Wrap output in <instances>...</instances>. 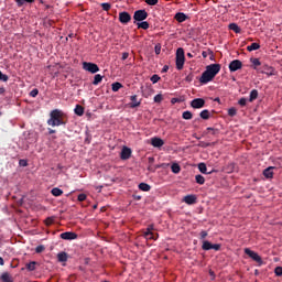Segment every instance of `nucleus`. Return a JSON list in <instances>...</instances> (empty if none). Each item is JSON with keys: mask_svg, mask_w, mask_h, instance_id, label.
<instances>
[{"mask_svg": "<svg viewBox=\"0 0 282 282\" xmlns=\"http://www.w3.org/2000/svg\"><path fill=\"white\" fill-rule=\"evenodd\" d=\"M210 145V143H206V142H204V141H202L199 144H198V147H202L203 149H206V148H208Z\"/></svg>", "mask_w": 282, "mask_h": 282, "instance_id": "6e6d98bb", "label": "nucleus"}, {"mask_svg": "<svg viewBox=\"0 0 282 282\" xmlns=\"http://www.w3.org/2000/svg\"><path fill=\"white\" fill-rule=\"evenodd\" d=\"M171 169H172V173H175V175H177V173H180V171H182V167L177 163H173Z\"/></svg>", "mask_w": 282, "mask_h": 282, "instance_id": "7c9ffc66", "label": "nucleus"}, {"mask_svg": "<svg viewBox=\"0 0 282 282\" xmlns=\"http://www.w3.org/2000/svg\"><path fill=\"white\" fill-rule=\"evenodd\" d=\"M186 57L184 55V48L180 47L176 51V69H184V63Z\"/></svg>", "mask_w": 282, "mask_h": 282, "instance_id": "7ed1b4c3", "label": "nucleus"}, {"mask_svg": "<svg viewBox=\"0 0 282 282\" xmlns=\"http://www.w3.org/2000/svg\"><path fill=\"white\" fill-rule=\"evenodd\" d=\"M45 251V246H43V245H40V246H37L36 248H35V252L37 253V254H41V252H44Z\"/></svg>", "mask_w": 282, "mask_h": 282, "instance_id": "a19ab883", "label": "nucleus"}, {"mask_svg": "<svg viewBox=\"0 0 282 282\" xmlns=\"http://www.w3.org/2000/svg\"><path fill=\"white\" fill-rule=\"evenodd\" d=\"M137 25L141 30H149V22H147V21L139 22V23H137Z\"/></svg>", "mask_w": 282, "mask_h": 282, "instance_id": "72a5a7b5", "label": "nucleus"}, {"mask_svg": "<svg viewBox=\"0 0 282 282\" xmlns=\"http://www.w3.org/2000/svg\"><path fill=\"white\" fill-rule=\"evenodd\" d=\"M191 107L193 109H203V107H206V100L204 98H196L191 101Z\"/></svg>", "mask_w": 282, "mask_h": 282, "instance_id": "6e6552de", "label": "nucleus"}, {"mask_svg": "<svg viewBox=\"0 0 282 282\" xmlns=\"http://www.w3.org/2000/svg\"><path fill=\"white\" fill-rule=\"evenodd\" d=\"M48 127H61L65 124V118L63 117V111L55 109L51 111L50 119L47 120Z\"/></svg>", "mask_w": 282, "mask_h": 282, "instance_id": "f03ea898", "label": "nucleus"}, {"mask_svg": "<svg viewBox=\"0 0 282 282\" xmlns=\"http://www.w3.org/2000/svg\"><path fill=\"white\" fill-rule=\"evenodd\" d=\"M144 238L155 241L158 239V234L152 232V235H149L148 237H144Z\"/></svg>", "mask_w": 282, "mask_h": 282, "instance_id": "8fccbe9b", "label": "nucleus"}, {"mask_svg": "<svg viewBox=\"0 0 282 282\" xmlns=\"http://www.w3.org/2000/svg\"><path fill=\"white\" fill-rule=\"evenodd\" d=\"M20 166H28L26 160H20Z\"/></svg>", "mask_w": 282, "mask_h": 282, "instance_id": "bf43d9fd", "label": "nucleus"}, {"mask_svg": "<svg viewBox=\"0 0 282 282\" xmlns=\"http://www.w3.org/2000/svg\"><path fill=\"white\" fill-rule=\"evenodd\" d=\"M52 195L54 197H61V195H63V189L58 188V187H54L52 191H51Z\"/></svg>", "mask_w": 282, "mask_h": 282, "instance_id": "bb28decb", "label": "nucleus"}, {"mask_svg": "<svg viewBox=\"0 0 282 282\" xmlns=\"http://www.w3.org/2000/svg\"><path fill=\"white\" fill-rule=\"evenodd\" d=\"M112 91H120L122 89V85L119 82H116L111 85Z\"/></svg>", "mask_w": 282, "mask_h": 282, "instance_id": "c9c22d12", "label": "nucleus"}, {"mask_svg": "<svg viewBox=\"0 0 282 282\" xmlns=\"http://www.w3.org/2000/svg\"><path fill=\"white\" fill-rule=\"evenodd\" d=\"M202 250H206V251L215 250L216 252H219V250H221V245L220 243L213 245L210 241L204 240L202 245Z\"/></svg>", "mask_w": 282, "mask_h": 282, "instance_id": "423d86ee", "label": "nucleus"}, {"mask_svg": "<svg viewBox=\"0 0 282 282\" xmlns=\"http://www.w3.org/2000/svg\"><path fill=\"white\" fill-rule=\"evenodd\" d=\"M121 160H129V158H131V150L127 147H124L121 150V155H120Z\"/></svg>", "mask_w": 282, "mask_h": 282, "instance_id": "2eb2a0df", "label": "nucleus"}, {"mask_svg": "<svg viewBox=\"0 0 282 282\" xmlns=\"http://www.w3.org/2000/svg\"><path fill=\"white\" fill-rule=\"evenodd\" d=\"M76 116H83L85 113V108L83 106L77 105L76 108L74 109Z\"/></svg>", "mask_w": 282, "mask_h": 282, "instance_id": "cd10ccee", "label": "nucleus"}, {"mask_svg": "<svg viewBox=\"0 0 282 282\" xmlns=\"http://www.w3.org/2000/svg\"><path fill=\"white\" fill-rule=\"evenodd\" d=\"M83 69H85V72H89L90 74H98V72H100V67H98L97 64L91 62H84Z\"/></svg>", "mask_w": 282, "mask_h": 282, "instance_id": "20e7f679", "label": "nucleus"}, {"mask_svg": "<svg viewBox=\"0 0 282 282\" xmlns=\"http://www.w3.org/2000/svg\"><path fill=\"white\" fill-rule=\"evenodd\" d=\"M26 270H29V272H34V270H36V262L31 261L30 263H28L26 264Z\"/></svg>", "mask_w": 282, "mask_h": 282, "instance_id": "473e14b6", "label": "nucleus"}, {"mask_svg": "<svg viewBox=\"0 0 282 282\" xmlns=\"http://www.w3.org/2000/svg\"><path fill=\"white\" fill-rule=\"evenodd\" d=\"M72 239H78V235H76V232H72Z\"/></svg>", "mask_w": 282, "mask_h": 282, "instance_id": "338daca9", "label": "nucleus"}, {"mask_svg": "<svg viewBox=\"0 0 282 282\" xmlns=\"http://www.w3.org/2000/svg\"><path fill=\"white\" fill-rule=\"evenodd\" d=\"M198 171H200L203 174L208 175V167H206V163H199L198 164Z\"/></svg>", "mask_w": 282, "mask_h": 282, "instance_id": "c85d7f7f", "label": "nucleus"}, {"mask_svg": "<svg viewBox=\"0 0 282 282\" xmlns=\"http://www.w3.org/2000/svg\"><path fill=\"white\" fill-rule=\"evenodd\" d=\"M67 259H68L67 252L62 251L57 253V260L59 261V263H65Z\"/></svg>", "mask_w": 282, "mask_h": 282, "instance_id": "a211bd4d", "label": "nucleus"}, {"mask_svg": "<svg viewBox=\"0 0 282 282\" xmlns=\"http://www.w3.org/2000/svg\"><path fill=\"white\" fill-rule=\"evenodd\" d=\"M151 144L155 149H160V148L164 147V140H162L161 138L154 137L151 139Z\"/></svg>", "mask_w": 282, "mask_h": 282, "instance_id": "ddd939ff", "label": "nucleus"}, {"mask_svg": "<svg viewBox=\"0 0 282 282\" xmlns=\"http://www.w3.org/2000/svg\"><path fill=\"white\" fill-rule=\"evenodd\" d=\"M241 67H243V63H241L239 59H234L229 64L230 72H238V69H241Z\"/></svg>", "mask_w": 282, "mask_h": 282, "instance_id": "9d476101", "label": "nucleus"}, {"mask_svg": "<svg viewBox=\"0 0 282 282\" xmlns=\"http://www.w3.org/2000/svg\"><path fill=\"white\" fill-rule=\"evenodd\" d=\"M166 72H169V65H165V66H163V68H162V73H163V74H166Z\"/></svg>", "mask_w": 282, "mask_h": 282, "instance_id": "052dcab7", "label": "nucleus"}, {"mask_svg": "<svg viewBox=\"0 0 282 282\" xmlns=\"http://www.w3.org/2000/svg\"><path fill=\"white\" fill-rule=\"evenodd\" d=\"M251 63H252V65H254L256 67H259V65H261V61H259V58H251Z\"/></svg>", "mask_w": 282, "mask_h": 282, "instance_id": "09e8293b", "label": "nucleus"}, {"mask_svg": "<svg viewBox=\"0 0 282 282\" xmlns=\"http://www.w3.org/2000/svg\"><path fill=\"white\" fill-rule=\"evenodd\" d=\"M0 80H2V83H8V80H10V77H8V75L3 74L0 70Z\"/></svg>", "mask_w": 282, "mask_h": 282, "instance_id": "ea45409f", "label": "nucleus"}, {"mask_svg": "<svg viewBox=\"0 0 282 282\" xmlns=\"http://www.w3.org/2000/svg\"><path fill=\"white\" fill-rule=\"evenodd\" d=\"M154 227L153 225L148 226L147 230L143 234V237H149V235H153Z\"/></svg>", "mask_w": 282, "mask_h": 282, "instance_id": "f704fd0d", "label": "nucleus"}, {"mask_svg": "<svg viewBox=\"0 0 282 282\" xmlns=\"http://www.w3.org/2000/svg\"><path fill=\"white\" fill-rule=\"evenodd\" d=\"M193 78H195V75H193V73H189V74L185 77V82H186V83H193Z\"/></svg>", "mask_w": 282, "mask_h": 282, "instance_id": "79ce46f5", "label": "nucleus"}, {"mask_svg": "<svg viewBox=\"0 0 282 282\" xmlns=\"http://www.w3.org/2000/svg\"><path fill=\"white\" fill-rule=\"evenodd\" d=\"M202 56H203V58H208V52L203 51V52H202Z\"/></svg>", "mask_w": 282, "mask_h": 282, "instance_id": "680f3d73", "label": "nucleus"}, {"mask_svg": "<svg viewBox=\"0 0 282 282\" xmlns=\"http://www.w3.org/2000/svg\"><path fill=\"white\" fill-rule=\"evenodd\" d=\"M18 8H23L25 3H34V0H15Z\"/></svg>", "mask_w": 282, "mask_h": 282, "instance_id": "393cba45", "label": "nucleus"}, {"mask_svg": "<svg viewBox=\"0 0 282 282\" xmlns=\"http://www.w3.org/2000/svg\"><path fill=\"white\" fill-rule=\"evenodd\" d=\"M45 223H46V226H52V224H54V218L48 217L46 218Z\"/></svg>", "mask_w": 282, "mask_h": 282, "instance_id": "864d4df0", "label": "nucleus"}, {"mask_svg": "<svg viewBox=\"0 0 282 282\" xmlns=\"http://www.w3.org/2000/svg\"><path fill=\"white\" fill-rule=\"evenodd\" d=\"M85 199H87V194H79V195L77 196V200H78V202H85Z\"/></svg>", "mask_w": 282, "mask_h": 282, "instance_id": "de8ad7c7", "label": "nucleus"}, {"mask_svg": "<svg viewBox=\"0 0 282 282\" xmlns=\"http://www.w3.org/2000/svg\"><path fill=\"white\" fill-rule=\"evenodd\" d=\"M219 72H221L220 64H210L206 66L205 72L199 78V83H202V85H207V83H210L215 78V76L219 74Z\"/></svg>", "mask_w": 282, "mask_h": 282, "instance_id": "f257e3e1", "label": "nucleus"}, {"mask_svg": "<svg viewBox=\"0 0 282 282\" xmlns=\"http://www.w3.org/2000/svg\"><path fill=\"white\" fill-rule=\"evenodd\" d=\"M199 116L203 120H208L210 118V111L208 109H205L200 111Z\"/></svg>", "mask_w": 282, "mask_h": 282, "instance_id": "5701e85b", "label": "nucleus"}, {"mask_svg": "<svg viewBox=\"0 0 282 282\" xmlns=\"http://www.w3.org/2000/svg\"><path fill=\"white\" fill-rule=\"evenodd\" d=\"M158 1L159 0H145V3H148V6H158Z\"/></svg>", "mask_w": 282, "mask_h": 282, "instance_id": "603ef678", "label": "nucleus"}, {"mask_svg": "<svg viewBox=\"0 0 282 282\" xmlns=\"http://www.w3.org/2000/svg\"><path fill=\"white\" fill-rule=\"evenodd\" d=\"M183 120H193V112L186 110L182 115Z\"/></svg>", "mask_w": 282, "mask_h": 282, "instance_id": "c756f323", "label": "nucleus"}, {"mask_svg": "<svg viewBox=\"0 0 282 282\" xmlns=\"http://www.w3.org/2000/svg\"><path fill=\"white\" fill-rule=\"evenodd\" d=\"M52 133H56V130L48 128V134L52 135Z\"/></svg>", "mask_w": 282, "mask_h": 282, "instance_id": "69168bd1", "label": "nucleus"}, {"mask_svg": "<svg viewBox=\"0 0 282 282\" xmlns=\"http://www.w3.org/2000/svg\"><path fill=\"white\" fill-rule=\"evenodd\" d=\"M274 272H275V276H282V267H276Z\"/></svg>", "mask_w": 282, "mask_h": 282, "instance_id": "a18cd8bd", "label": "nucleus"}, {"mask_svg": "<svg viewBox=\"0 0 282 282\" xmlns=\"http://www.w3.org/2000/svg\"><path fill=\"white\" fill-rule=\"evenodd\" d=\"M100 6L105 12H109L111 10V3L109 2H102Z\"/></svg>", "mask_w": 282, "mask_h": 282, "instance_id": "e433bc0d", "label": "nucleus"}, {"mask_svg": "<svg viewBox=\"0 0 282 282\" xmlns=\"http://www.w3.org/2000/svg\"><path fill=\"white\" fill-rule=\"evenodd\" d=\"M245 254H248L252 261H256V263H259V265H263V259H261V256L259 253L250 250V248L245 249Z\"/></svg>", "mask_w": 282, "mask_h": 282, "instance_id": "39448f33", "label": "nucleus"}, {"mask_svg": "<svg viewBox=\"0 0 282 282\" xmlns=\"http://www.w3.org/2000/svg\"><path fill=\"white\" fill-rule=\"evenodd\" d=\"M171 102H172V105H176V102H182V99H180V98H172Z\"/></svg>", "mask_w": 282, "mask_h": 282, "instance_id": "4d7b16f0", "label": "nucleus"}, {"mask_svg": "<svg viewBox=\"0 0 282 282\" xmlns=\"http://www.w3.org/2000/svg\"><path fill=\"white\" fill-rule=\"evenodd\" d=\"M30 96L32 98H36L39 96V89L34 88L33 90L30 91Z\"/></svg>", "mask_w": 282, "mask_h": 282, "instance_id": "c03bdc74", "label": "nucleus"}, {"mask_svg": "<svg viewBox=\"0 0 282 282\" xmlns=\"http://www.w3.org/2000/svg\"><path fill=\"white\" fill-rule=\"evenodd\" d=\"M248 100L246 98H240L238 104L240 105V107H246Z\"/></svg>", "mask_w": 282, "mask_h": 282, "instance_id": "3c124183", "label": "nucleus"}, {"mask_svg": "<svg viewBox=\"0 0 282 282\" xmlns=\"http://www.w3.org/2000/svg\"><path fill=\"white\" fill-rule=\"evenodd\" d=\"M207 133H212V135H217L219 133V129L217 128H207L206 129Z\"/></svg>", "mask_w": 282, "mask_h": 282, "instance_id": "4c0bfd02", "label": "nucleus"}, {"mask_svg": "<svg viewBox=\"0 0 282 282\" xmlns=\"http://www.w3.org/2000/svg\"><path fill=\"white\" fill-rule=\"evenodd\" d=\"M119 21L123 25H127V23L131 22V14L127 11H122L119 13Z\"/></svg>", "mask_w": 282, "mask_h": 282, "instance_id": "1a4fd4ad", "label": "nucleus"}, {"mask_svg": "<svg viewBox=\"0 0 282 282\" xmlns=\"http://www.w3.org/2000/svg\"><path fill=\"white\" fill-rule=\"evenodd\" d=\"M228 116H230V118H235V116H237V108L235 107L229 108Z\"/></svg>", "mask_w": 282, "mask_h": 282, "instance_id": "58836bf2", "label": "nucleus"}, {"mask_svg": "<svg viewBox=\"0 0 282 282\" xmlns=\"http://www.w3.org/2000/svg\"><path fill=\"white\" fill-rule=\"evenodd\" d=\"M175 21H177V23H184V21H187L188 15H186L184 12H177L174 15Z\"/></svg>", "mask_w": 282, "mask_h": 282, "instance_id": "4468645a", "label": "nucleus"}, {"mask_svg": "<svg viewBox=\"0 0 282 282\" xmlns=\"http://www.w3.org/2000/svg\"><path fill=\"white\" fill-rule=\"evenodd\" d=\"M160 76L159 75H153L151 78H150V80H151V83H153V85H155V83H158L159 80H160Z\"/></svg>", "mask_w": 282, "mask_h": 282, "instance_id": "37998d69", "label": "nucleus"}, {"mask_svg": "<svg viewBox=\"0 0 282 282\" xmlns=\"http://www.w3.org/2000/svg\"><path fill=\"white\" fill-rule=\"evenodd\" d=\"M139 189L143 191L144 193H149V191H151V185H149L147 183H140L139 184Z\"/></svg>", "mask_w": 282, "mask_h": 282, "instance_id": "4be33fe9", "label": "nucleus"}, {"mask_svg": "<svg viewBox=\"0 0 282 282\" xmlns=\"http://www.w3.org/2000/svg\"><path fill=\"white\" fill-rule=\"evenodd\" d=\"M183 202L188 206H193V204H197V196L196 195H186L183 198Z\"/></svg>", "mask_w": 282, "mask_h": 282, "instance_id": "9b49d317", "label": "nucleus"}, {"mask_svg": "<svg viewBox=\"0 0 282 282\" xmlns=\"http://www.w3.org/2000/svg\"><path fill=\"white\" fill-rule=\"evenodd\" d=\"M148 18H149V13L144 9L137 10L133 14L134 23H135V21H138L139 23L142 21H145V19H148Z\"/></svg>", "mask_w": 282, "mask_h": 282, "instance_id": "0eeeda50", "label": "nucleus"}, {"mask_svg": "<svg viewBox=\"0 0 282 282\" xmlns=\"http://www.w3.org/2000/svg\"><path fill=\"white\" fill-rule=\"evenodd\" d=\"M162 100H164V97L161 94L154 97V102H162Z\"/></svg>", "mask_w": 282, "mask_h": 282, "instance_id": "49530a36", "label": "nucleus"}, {"mask_svg": "<svg viewBox=\"0 0 282 282\" xmlns=\"http://www.w3.org/2000/svg\"><path fill=\"white\" fill-rule=\"evenodd\" d=\"M89 261H91V259H89V258H85V259H84V263H85V265H89Z\"/></svg>", "mask_w": 282, "mask_h": 282, "instance_id": "0e129e2a", "label": "nucleus"}, {"mask_svg": "<svg viewBox=\"0 0 282 282\" xmlns=\"http://www.w3.org/2000/svg\"><path fill=\"white\" fill-rule=\"evenodd\" d=\"M195 180H196V184H199L200 186L206 183V178H204V176L202 174H197L195 176Z\"/></svg>", "mask_w": 282, "mask_h": 282, "instance_id": "a878e982", "label": "nucleus"}, {"mask_svg": "<svg viewBox=\"0 0 282 282\" xmlns=\"http://www.w3.org/2000/svg\"><path fill=\"white\" fill-rule=\"evenodd\" d=\"M4 264H6V262H4L3 258L0 257V265H4Z\"/></svg>", "mask_w": 282, "mask_h": 282, "instance_id": "774afa93", "label": "nucleus"}, {"mask_svg": "<svg viewBox=\"0 0 282 282\" xmlns=\"http://www.w3.org/2000/svg\"><path fill=\"white\" fill-rule=\"evenodd\" d=\"M229 30H232L236 34H241V28L237 23H230L228 25Z\"/></svg>", "mask_w": 282, "mask_h": 282, "instance_id": "aec40b11", "label": "nucleus"}, {"mask_svg": "<svg viewBox=\"0 0 282 282\" xmlns=\"http://www.w3.org/2000/svg\"><path fill=\"white\" fill-rule=\"evenodd\" d=\"M248 52H254L257 50H261V45L259 43H252L251 45L247 46Z\"/></svg>", "mask_w": 282, "mask_h": 282, "instance_id": "412c9836", "label": "nucleus"}, {"mask_svg": "<svg viewBox=\"0 0 282 282\" xmlns=\"http://www.w3.org/2000/svg\"><path fill=\"white\" fill-rule=\"evenodd\" d=\"M100 83H102V75L100 74L95 75L93 85H100Z\"/></svg>", "mask_w": 282, "mask_h": 282, "instance_id": "2f4dec72", "label": "nucleus"}, {"mask_svg": "<svg viewBox=\"0 0 282 282\" xmlns=\"http://www.w3.org/2000/svg\"><path fill=\"white\" fill-rule=\"evenodd\" d=\"M155 54H160V52H162V48L160 46H155Z\"/></svg>", "mask_w": 282, "mask_h": 282, "instance_id": "e2e57ef3", "label": "nucleus"}, {"mask_svg": "<svg viewBox=\"0 0 282 282\" xmlns=\"http://www.w3.org/2000/svg\"><path fill=\"white\" fill-rule=\"evenodd\" d=\"M127 58H129V53L127 52L122 53L121 61H127Z\"/></svg>", "mask_w": 282, "mask_h": 282, "instance_id": "13d9d810", "label": "nucleus"}, {"mask_svg": "<svg viewBox=\"0 0 282 282\" xmlns=\"http://www.w3.org/2000/svg\"><path fill=\"white\" fill-rule=\"evenodd\" d=\"M130 108L135 109V107H140V101H138V95H133L130 97Z\"/></svg>", "mask_w": 282, "mask_h": 282, "instance_id": "dca6fc26", "label": "nucleus"}, {"mask_svg": "<svg viewBox=\"0 0 282 282\" xmlns=\"http://www.w3.org/2000/svg\"><path fill=\"white\" fill-rule=\"evenodd\" d=\"M207 237H208V231L206 230L200 231V239H205Z\"/></svg>", "mask_w": 282, "mask_h": 282, "instance_id": "5fc2aeb1", "label": "nucleus"}, {"mask_svg": "<svg viewBox=\"0 0 282 282\" xmlns=\"http://www.w3.org/2000/svg\"><path fill=\"white\" fill-rule=\"evenodd\" d=\"M61 239L66 241H72V231H66L59 235Z\"/></svg>", "mask_w": 282, "mask_h": 282, "instance_id": "b1692460", "label": "nucleus"}, {"mask_svg": "<svg viewBox=\"0 0 282 282\" xmlns=\"http://www.w3.org/2000/svg\"><path fill=\"white\" fill-rule=\"evenodd\" d=\"M274 166H269L263 170L262 174L267 180H272L274 177Z\"/></svg>", "mask_w": 282, "mask_h": 282, "instance_id": "f8f14e48", "label": "nucleus"}, {"mask_svg": "<svg viewBox=\"0 0 282 282\" xmlns=\"http://www.w3.org/2000/svg\"><path fill=\"white\" fill-rule=\"evenodd\" d=\"M259 98V90L258 89H252L249 96V102H254Z\"/></svg>", "mask_w": 282, "mask_h": 282, "instance_id": "6ab92c4d", "label": "nucleus"}, {"mask_svg": "<svg viewBox=\"0 0 282 282\" xmlns=\"http://www.w3.org/2000/svg\"><path fill=\"white\" fill-rule=\"evenodd\" d=\"M0 280L2 282H14V280H12V275H10L9 272H3L0 276Z\"/></svg>", "mask_w": 282, "mask_h": 282, "instance_id": "f3484780", "label": "nucleus"}]
</instances>
